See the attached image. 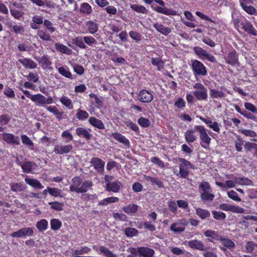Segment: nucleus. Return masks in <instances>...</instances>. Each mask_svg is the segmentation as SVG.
<instances>
[{
    "mask_svg": "<svg viewBox=\"0 0 257 257\" xmlns=\"http://www.w3.org/2000/svg\"><path fill=\"white\" fill-rule=\"evenodd\" d=\"M89 123L93 126L99 130L104 129V125L102 121L95 117L91 116L88 119Z\"/></svg>",
    "mask_w": 257,
    "mask_h": 257,
    "instance_id": "cd10ccee",
    "label": "nucleus"
},
{
    "mask_svg": "<svg viewBox=\"0 0 257 257\" xmlns=\"http://www.w3.org/2000/svg\"><path fill=\"white\" fill-rule=\"evenodd\" d=\"M37 36L44 41L51 40V36L46 30L39 29L37 31Z\"/></svg>",
    "mask_w": 257,
    "mask_h": 257,
    "instance_id": "79ce46f5",
    "label": "nucleus"
},
{
    "mask_svg": "<svg viewBox=\"0 0 257 257\" xmlns=\"http://www.w3.org/2000/svg\"><path fill=\"white\" fill-rule=\"evenodd\" d=\"M139 206L135 204H130L122 208L124 212L127 214H134L138 210Z\"/></svg>",
    "mask_w": 257,
    "mask_h": 257,
    "instance_id": "473e14b6",
    "label": "nucleus"
},
{
    "mask_svg": "<svg viewBox=\"0 0 257 257\" xmlns=\"http://www.w3.org/2000/svg\"><path fill=\"white\" fill-rule=\"evenodd\" d=\"M11 190L15 192H20L24 189V187L20 183H12L11 185Z\"/></svg>",
    "mask_w": 257,
    "mask_h": 257,
    "instance_id": "774afa93",
    "label": "nucleus"
},
{
    "mask_svg": "<svg viewBox=\"0 0 257 257\" xmlns=\"http://www.w3.org/2000/svg\"><path fill=\"white\" fill-rule=\"evenodd\" d=\"M138 230L134 228L127 227L124 230L125 234L128 237H132L136 235Z\"/></svg>",
    "mask_w": 257,
    "mask_h": 257,
    "instance_id": "338daca9",
    "label": "nucleus"
},
{
    "mask_svg": "<svg viewBox=\"0 0 257 257\" xmlns=\"http://www.w3.org/2000/svg\"><path fill=\"white\" fill-rule=\"evenodd\" d=\"M51 228L53 230L59 229L61 225V222L57 219H52L50 221Z\"/></svg>",
    "mask_w": 257,
    "mask_h": 257,
    "instance_id": "bf43d9fd",
    "label": "nucleus"
},
{
    "mask_svg": "<svg viewBox=\"0 0 257 257\" xmlns=\"http://www.w3.org/2000/svg\"><path fill=\"white\" fill-rule=\"evenodd\" d=\"M18 61L26 69H35L37 67V64L30 58H21Z\"/></svg>",
    "mask_w": 257,
    "mask_h": 257,
    "instance_id": "4be33fe9",
    "label": "nucleus"
},
{
    "mask_svg": "<svg viewBox=\"0 0 257 257\" xmlns=\"http://www.w3.org/2000/svg\"><path fill=\"white\" fill-rule=\"evenodd\" d=\"M219 241L220 245L219 248L225 253L226 256H228L229 252L227 250H233L235 246L234 242L232 240L223 236H221Z\"/></svg>",
    "mask_w": 257,
    "mask_h": 257,
    "instance_id": "39448f33",
    "label": "nucleus"
},
{
    "mask_svg": "<svg viewBox=\"0 0 257 257\" xmlns=\"http://www.w3.org/2000/svg\"><path fill=\"white\" fill-rule=\"evenodd\" d=\"M219 208L223 211H230L235 213L242 214L245 212V209L243 208L226 203L221 204L219 206Z\"/></svg>",
    "mask_w": 257,
    "mask_h": 257,
    "instance_id": "9d476101",
    "label": "nucleus"
},
{
    "mask_svg": "<svg viewBox=\"0 0 257 257\" xmlns=\"http://www.w3.org/2000/svg\"><path fill=\"white\" fill-rule=\"evenodd\" d=\"M91 251V248L85 246L78 247L76 249L74 250V253L75 255H82L83 254H87Z\"/></svg>",
    "mask_w": 257,
    "mask_h": 257,
    "instance_id": "603ef678",
    "label": "nucleus"
},
{
    "mask_svg": "<svg viewBox=\"0 0 257 257\" xmlns=\"http://www.w3.org/2000/svg\"><path fill=\"white\" fill-rule=\"evenodd\" d=\"M92 183L91 181L86 180L81 183L80 187L79 193H85L87 191L89 188L91 187Z\"/></svg>",
    "mask_w": 257,
    "mask_h": 257,
    "instance_id": "3c124183",
    "label": "nucleus"
},
{
    "mask_svg": "<svg viewBox=\"0 0 257 257\" xmlns=\"http://www.w3.org/2000/svg\"><path fill=\"white\" fill-rule=\"evenodd\" d=\"M46 108L49 112L54 114L57 118L60 119V118L61 117L62 113L59 111V110H58V109L56 108V106H46Z\"/></svg>",
    "mask_w": 257,
    "mask_h": 257,
    "instance_id": "13d9d810",
    "label": "nucleus"
},
{
    "mask_svg": "<svg viewBox=\"0 0 257 257\" xmlns=\"http://www.w3.org/2000/svg\"><path fill=\"white\" fill-rule=\"evenodd\" d=\"M59 73L63 76L68 78L69 79H72L73 76L70 71L69 68L66 66H63L59 67H56Z\"/></svg>",
    "mask_w": 257,
    "mask_h": 257,
    "instance_id": "c85d7f7f",
    "label": "nucleus"
},
{
    "mask_svg": "<svg viewBox=\"0 0 257 257\" xmlns=\"http://www.w3.org/2000/svg\"><path fill=\"white\" fill-rule=\"evenodd\" d=\"M138 251L140 256L142 257H152L155 253L153 249L147 247H139Z\"/></svg>",
    "mask_w": 257,
    "mask_h": 257,
    "instance_id": "a878e982",
    "label": "nucleus"
},
{
    "mask_svg": "<svg viewBox=\"0 0 257 257\" xmlns=\"http://www.w3.org/2000/svg\"><path fill=\"white\" fill-rule=\"evenodd\" d=\"M131 8L136 11L137 13H142V14H147V10L146 8L143 6L134 4L131 5Z\"/></svg>",
    "mask_w": 257,
    "mask_h": 257,
    "instance_id": "5fc2aeb1",
    "label": "nucleus"
},
{
    "mask_svg": "<svg viewBox=\"0 0 257 257\" xmlns=\"http://www.w3.org/2000/svg\"><path fill=\"white\" fill-rule=\"evenodd\" d=\"M122 186V184L120 181L116 180L111 183L106 184L105 189L108 192L118 193L120 191Z\"/></svg>",
    "mask_w": 257,
    "mask_h": 257,
    "instance_id": "dca6fc26",
    "label": "nucleus"
},
{
    "mask_svg": "<svg viewBox=\"0 0 257 257\" xmlns=\"http://www.w3.org/2000/svg\"><path fill=\"white\" fill-rule=\"evenodd\" d=\"M245 247L246 252L251 253L257 248V244L253 241H249L246 242Z\"/></svg>",
    "mask_w": 257,
    "mask_h": 257,
    "instance_id": "864d4df0",
    "label": "nucleus"
},
{
    "mask_svg": "<svg viewBox=\"0 0 257 257\" xmlns=\"http://www.w3.org/2000/svg\"><path fill=\"white\" fill-rule=\"evenodd\" d=\"M192 68L195 75L205 76L207 71L206 67L200 61L194 60L191 61Z\"/></svg>",
    "mask_w": 257,
    "mask_h": 257,
    "instance_id": "423d86ee",
    "label": "nucleus"
},
{
    "mask_svg": "<svg viewBox=\"0 0 257 257\" xmlns=\"http://www.w3.org/2000/svg\"><path fill=\"white\" fill-rule=\"evenodd\" d=\"M4 140L8 144L14 145H20V141L19 137L15 136L11 133H5L3 135Z\"/></svg>",
    "mask_w": 257,
    "mask_h": 257,
    "instance_id": "6ab92c4d",
    "label": "nucleus"
},
{
    "mask_svg": "<svg viewBox=\"0 0 257 257\" xmlns=\"http://www.w3.org/2000/svg\"><path fill=\"white\" fill-rule=\"evenodd\" d=\"M36 227L40 232L46 230L48 227V221L45 219L40 220L37 222Z\"/></svg>",
    "mask_w": 257,
    "mask_h": 257,
    "instance_id": "a19ab883",
    "label": "nucleus"
},
{
    "mask_svg": "<svg viewBox=\"0 0 257 257\" xmlns=\"http://www.w3.org/2000/svg\"><path fill=\"white\" fill-rule=\"evenodd\" d=\"M36 61L39 62L43 69H47L50 68L52 65L51 60L46 55H43L41 57L36 58Z\"/></svg>",
    "mask_w": 257,
    "mask_h": 257,
    "instance_id": "b1692460",
    "label": "nucleus"
},
{
    "mask_svg": "<svg viewBox=\"0 0 257 257\" xmlns=\"http://www.w3.org/2000/svg\"><path fill=\"white\" fill-rule=\"evenodd\" d=\"M152 64L157 67V69L159 71L162 70L164 68V62L159 58H152Z\"/></svg>",
    "mask_w": 257,
    "mask_h": 257,
    "instance_id": "de8ad7c7",
    "label": "nucleus"
},
{
    "mask_svg": "<svg viewBox=\"0 0 257 257\" xmlns=\"http://www.w3.org/2000/svg\"><path fill=\"white\" fill-rule=\"evenodd\" d=\"M33 233L34 231L32 228L24 227L11 233V236L13 237H24L26 236H31Z\"/></svg>",
    "mask_w": 257,
    "mask_h": 257,
    "instance_id": "f8f14e48",
    "label": "nucleus"
},
{
    "mask_svg": "<svg viewBox=\"0 0 257 257\" xmlns=\"http://www.w3.org/2000/svg\"><path fill=\"white\" fill-rule=\"evenodd\" d=\"M209 95L211 98L220 99L225 97V93L222 91L214 88L209 89Z\"/></svg>",
    "mask_w": 257,
    "mask_h": 257,
    "instance_id": "7c9ffc66",
    "label": "nucleus"
},
{
    "mask_svg": "<svg viewBox=\"0 0 257 257\" xmlns=\"http://www.w3.org/2000/svg\"><path fill=\"white\" fill-rule=\"evenodd\" d=\"M236 183L240 185L253 186L252 181L247 178L236 177Z\"/></svg>",
    "mask_w": 257,
    "mask_h": 257,
    "instance_id": "37998d69",
    "label": "nucleus"
},
{
    "mask_svg": "<svg viewBox=\"0 0 257 257\" xmlns=\"http://www.w3.org/2000/svg\"><path fill=\"white\" fill-rule=\"evenodd\" d=\"M21 137L22 143L24 145H26L29 147H34V144L33 142L26 135L23 134L21 136Z\"/></svg>",
    "mask_w": 257,
    "mask_h": 257,
    "instance_id": "052dcab7",
    "label": "nucleus"
},
{
    "mask_svg": "<svg viewBox=\"0 0 257 257\" xmlns=\"http://www.w3.org/2000/svg\"><path fill=\"white\" fill-rule=\"evenodd\" d=\"M244 149L246 152H251L252 150H254V155H257V144L249 142H246L244 145Z\"/></svg>",
    "mask_w": 257,
    "mask_h": 257,
    "instance_id": "8fccbe9b",
    "label": "nucleus"
},
{
    "mask_svg": "<svg viewBox=\"0 0 257 257\" xmlns=\"http://www.w3.org/2000/svg\"><path fill=\"white\" fill-rule=\"evenodd\" d=\"M25 181L26 183L29 184L30 186L32 187L37 188V189H42L44 188V186L41 184L40 182L36 179H30L28 178H26L25 179Z\"/></svg>",
    "mask_w": 257,
    "mask_h": 257,
    "instance_id": "c9c22d12",
    "label": "nucleus"
},
{
    "mask_svg": "<svg viewBox=\"0 0 257 257\" xmlns=\"http://www.w3.org/2000/svg\"><path fill=\"white\" fill-rule=\"evenodd\" d=\"M200 197L203 202L212 201L214 198L212 190L209 183L207 182H202L199 187Z\"/></svg>",
    "mask_w": 257,
    "mask_h": 257,
    "instance_id": "f03ea898",
    "label": "nucleus"
},
{
    "mask_svg": "<svg viewBox=\"0 0 257 257\" xmlns=\"http://www.w3.org/2000/svg\"><path fill=\"white\" fill-rule=\"evenodd\" d=\"M241 8L248 14L250 15H256V9L251 6L250 5H246L244 6Z\"/></svg>",
    "mask_w": 257,
    "mask_h": 257,
    "instance_id": "4d7b16f0",
    "label": "nucleus"
},
{
    "mask_svg": "<svg viewBox=\"0 0 257 257\" xmlns=\"http://www.w3.org/2000/svg\"><path fill=\"white\" fill-rule=\"evenodd\" d=\"M80 12L83 14L89 15L92 12L91 6L87 3H83L81 4L79 9Z\"/></svg>",
    "mask_w": 257,
    "mask_h": 257,
    "instance_id": "ea45409f",
    "label": "nucleus"
},
{
    "mask_svg": "<svg viewBox=\"0 0 257 257\" xmlns=\"http://www.w3.org/2000/svg\"><path fill=\"white\" fill-rule=\"evenodd\" d=\"M195 131L196 130H195L194 128V129L188 130L185 132L184 134L185 140L188 144L192 143L197 139V137L195 135Z\"/></svg>",
    "mask_w": 257,
    "mask_h": 257,
    "instance_id": "5701e85b",
    "label": "nucleus"
},
{
    "mask_svg": "<svg viewBox=\"0 0 257 257\" xmlns=\"http://www.w3.org/2000/svg\"><path fill=\"white\" fill-rule=\"evenodd\" d=\"M90 163L94 169L99 174H102L104 172L105 162L97 157H93L91 159Z\"/></svg>",
    "mask_w": 257,
    "mask_h": 257,
    "instance_id": "4468645a",
    "label": "nucleus"
},
{
    "mask_svg": "<svg viewBox=\"0 0 257 257\" xmlns=\"http://www.w3.org/2000/svg\"><path fill=\"white\" fill-rule=\"evenodd\" d=\"M72 149L73 147L71 145H63L59 144L55 146L54 152L57 155H62L69 153Z\"/></svg>",
    "mask_w": 257,
    "mask_h": 257,
    "instance_id": "2eb2a0df",
    "label": "nucleus"
},
{
    "mask_svg": "<svg viewBox=\"0 0 257 257\" xmlns=\"http://www.w3.org/2000/svg\"><path fill=\"white\" fill-rule=\"evenodd\" d=\"M22 170L24 172L31 173L33 170H35L37 167L35 163L32 162H26L21 165Z\"/></svg>",
    "mask_w": 257,
    "mask_h": 257,
    "instance_id": "2f4dec72",
    "label": "nucleus"
},
{
    "mask_svg": "<svg viewBox=\"0 0 257 257\" xmlns=\"http://www.w3.org/2000/svg\"><path fill=\"white\" fill-rule=\"evenodd\" d=\"M6 26L10 30L16 34H22L25 30L24 27L21 24H17L12 21L8 22Z\"/></svg>",
    "mask_w": 257,
    "mask_h": 257,
    "instance_id": "ddd939ff",
    "label": "nucleus"
},
{
    "mask_svg": "<svg viewBox=\"0 0 257 257\" xmlns=\"http://www.w3.org/2000/svg\"><path fill=\"white\" fill-rule=\"evenodd\" d=\"M112 137L119 143L123 144L124 146L128 147L130 144L129 140L124 136L118 133H114L111 135Z\"/></svg>",
    "mask_w": 257,
    "mask_h": 257,
    "instance_id": "bb28decb",
    "label": "nucleus"
},
{
    "mask_svg": "<svg viewBox=\"0 0 257 257\" xmlns=\"http://www.w3.org/2000/svg\"><path fill=\"white\" fill-rule=\"evenodd\" d=\"M100 251L106 257H117L116 254L109 250L104 246H101L99 248Z\"/></svg>",
    "mask_w": 257,
    "mask_h": 257,
    "instance_id": "6e6d98bb",
    "label": "nucleus"
},
{
    "mask_svg": "<svg viewBox=\"0 0 257 257\" xmlns=\"http://www.w3.org/2000/svg\"><path fill=\"white\" fill-rule=\"evenodd\" d=\"M43 17L41 15H35L32 18L30 26L32 29H39L42 24L44 23Z\"/></svg>",
    "mask_w": 257,
    "mask_h": 257,
    "instance_id": "412c9836",
    "label": "nucleus"
},
{
    "mask_svg": "<svg viewBox=\"0 0 257 257\" xmlns=\"http://www.w3.org/2000/svg\"><path fill=\"white\" fill-rule=\"evenodd\" d=\"M195 130L199 132L200 143L202 147L208 149L209 147L211 139L207 134V130L202 125H195Z\"/></svg>",
    "mask_w": 257,
    "mask_h": 257,
    "instance_id": "7ed1b4c3",
    "label": "nucleus"
},
{
    "mask_svg": "<svg viewBox=\"0 0 257 257\" xmlns=\"http://www.w3.org/2000/svg\"><path fill=\"white\" fill-rule=\"evenodd\" d=\"M204 234L208 237V241L211 242H213L214 240L219 241L222 236L218 232L209 229L204 231Z\"/></svg>",
    "mask_w": 257,
    "mask_h": 257,
    "instance_id": "a211bd4d",
    "label": "nucleus"
},
{
    "mask_svg": "<svg viewBox=\"0 0 257 257\" xmlns=\"http://www.w3.org/2000/svg\"><path fill=\"white\" fill-rule=\"evenodd\" d=\"M48 193L52 196L63 197L62 190L57 188L48 187Z\"/></svg>",
    "mask_w": 257,
    "mask_h": 257,
    "instance_id": "a18cd8bd",
    "label": "nucleus"
},
{
    "mask_svg": "<svg viewBox=\"0 0 257 257\" xmlns=\"http://www.w3.org/2000/svg\"><path fill=\"white\" fill-rule=\"evenodd\" d=\"M76 117L80 121H84L89 118L88 113L80 109L77 110Z\"/></svg>",
    "mask_w": 257,
    "mask_h": 257,
    "instance_id": "c03bdc74",
    "label": "nucleus"
},
{
    "mask_svg": "<svg viewBox=\"0 0 257 257\" xmlns=\"http://www.w3.org/2000/svg\"><path fill=\"white\" fill-rule=\"evenodd\" d=\"M196 214L201 219H205L210 216V212L204 209L201 208H196L195 209Z\"/></svg>",
    "mask_w": 257,
    "mask_h": 257,
    "instance_id": "4c0bfd02",
    "label": "nucleus"
},
{
    "mask_svg": "<svg viewBox=\"0 0 257 257\" xmlns=\"http://www.w3.org/2000/svg\"><path fill=\"white\" fill-rule=\"evenodd\" d=\"M194 96L199 101H206L208 98L207 88L201 83H196L193 86Z\"/></svg>",
    "mask_w": 257,
    "mask_h": 257,
    "instance_id": "20e7f679",
    "label": "nucleus"
},
{
    "mask_svg": "<svg viewBox=\"0 0 257 257\" xmlns=\"http://www.w3.org/2000/svg\"><path fill=\"white\" fill-rule=\"evenodd\" d=\"M60 101L69 109L73 108L72 100L67 96H63L60 99Z\"/></svg>",
    "mask_w": 257,
    "mask_h": 257,
    "instance_id": "49530a36",
    "label": "nucleus"
},
{
    "mask_svg": "<svg viewBox=\"0 0 257 257\" xmlns=\"http://www.w3.org/2000/svg\"><path fill=\"white\" fill-rule=\"evenodd\" d=\"M55 49L57 51L67 55H71L72 53L71 49L63 44L56 43H55Z\"/></svg>",
    "mask_w": 257,
    "mask_h": 257,
    "instance_id": "f704fd0d",
    "label": "nucleus"
},
{
    "mask_svg": "<svg viewBox=\"0 0 257 257\" xmlns=\"http://www.w3.org/2000/svg\"><path fill=\"white\" fill-rule=\"evenodd\" d=\"M82 181L81 178L78 177H75L72 179V183L70 186V191L71 192H76L79 193L80 187L81 186Z\"/></svg>",
    "mask_w": 257,
    "mask_h": 257,
    "instance_id": "393cba45",
    "label": "nucleus"
},
{
    "mask_svg": "<svg viewBox=\"0 0 257 257\" xmlns=\"http://www.w3.org/2000/svg\"><path fill=\"white\" fill-rule=\"evenodd\" d=\"M86 27L89 33L93 34L96 33L98 30V25L96 23L89 21L86 23Z\"/></svg>",
    "mask_w": 257,
    "mask_h": 257,
    "instance_id": "e433bc0d",
    "label": "nucleus"
},
{
    "mask_svg": "<svg viewBox=\"0 0 257 257\" xmlns=\"http://www.w3.org/2000/svg\"><path fill=\"white\" fill-rule=\"evenodd\" d=\"M195 53L199 56L202 59H206L211 62H216V60L214 56L204 50L200 47H195L194 48Z\"/></svg>",
    "mask_w": 257,
    "mask_h": 257,
    "instance_id": "1a4fd4ad",
    "label": "nucleus"
},
{
    "mask_svg": "<svg viewBox=\"0 0 257 257\" xmlns=\"http://www.w3.org/2000/svg\"><path fill=\"white\" fill-rule=\"evenodd\" d=\"M153 1L159 4L160 6H162L156 7L155 8H153V6H152L153 10L155 11L156 12L160 14H163L167 16L176 15V13L175 11L171 9H168L165 7V3L163 0H153Z\"/></svg>",
    "mask_w": 257,
    "mask_h": 257,
    "instance_id": "6e6552de",
    "label": "nucleus"
},
{
    "mask_svg": "<svg viewBox=\"0 0 257 257\" xmlns=\"http://www.w3.org/2000/svg\"><path fill=\"white\" fill-rule=\"evenodd\" d=\"M45 96L41 94L38 93L34 94L32 101L34 102L37 106H44Z\"/></svg>",
    "mask_w": 257,
    "mask_h": 257,
    "instance_id": "58836bf2",
    "label": "nucleus"
},
{
    "mask_svg": "<svg viewBox=\"0 0 257 257\" xmlns=\"http://www.w3.org/2000/svg\"><path fill=\"white\" fill-rule=\"evenodd\" d=\"M48 204L51 206L52 209L57 211L62 210L64 205L63 203L58 202H50Z\"/></svg>",
    "mask_w": 257,
    "mask_h": 257,
    "instance_id": "e2e57ef3",
    "label": "nucleus"
},
{
    "mask_svg": "<svg viewBox=\"0 0 257 257\" xmlns=\"http://www.w3.org/2000/svg\"><path fill=\"white\" fill-rule=\"evenodd\" d=\"M237 55L235 51H232L228 54L227 61L229 64L234 65L237 62Z\"/></svg>",
    "mask_w": 257,
    "mask_h": 257,
    "instance_id": "09e8293b",
    "label": "nucleus"
},
{
    "mask_svg": "<svg viewBox=\"0 0 257 257\" xmlns=\"http://www.w3.org/2000/svg\"><path fill=\"white\" fill-rule=\"evenodd\" d=\"M153 98V92L145 89L140 90L138 95V100L143 103H149Z\"/></svg>",
    "mask_w": 257,
    "mask_h": 257,
    "instance_id": "9b49d317",
    "label": "nucleus"
},
{
    "mask_svg": "<svg viewBox=\"0 0 257 257\" xmlns=\"http://www.w3.org/2000/svg\"><path fill=\"white\" fill-rule=\"evenodd\" d=\"M83 40L85 44H86L89 46H92L93 45L96 44L97 43L96 40L92 36H83Z\"/></svg>",
    "mask_w": 257,
    "mask_h": 257,
    "instance_id": "69168bd1",
    "label": "nucleus"
},
{
    "mask_svg": "<svg viewBox=\"0 0 257 257\" xmlns=\"http://www.w3.org/2000/svg\"><path fill=\"white\" fill-rule=\"evenodd\" d=\"M153 26L157 31L164 35L167 36L171 32L170 28L166 27L161 24L155 23L153 24Z\"/></svg>",
    "mask_w": 257,
    "mask_h": 257,
    "instance_id": "c756f323",
    "label": "nucleus"
},
{
    "mask_svg": "<svg viewBox=\"0 0 257 257\" xmlns=\"http://www.w3.org/2000/svg\"><path fill=\"white\" fill-rule=\"evenodd\" d=\"M76 135L80 137H83L86 140H89L91 137V134L85 128L78 127L76 130Z\"/></svg>",
    "mask_w": 257,
    "mask_h": 257,
    "instance_id": "72a5a7b5",
    "label": "nucleus"
},
{
    "mask_svg": "<svg viewBox=\"0 0 257 257\" xmlns=\"http://www.w3.org/2000/svg\"><path fill=\"white\" fill-rule=\"evenodd\" d=\"M227 194L230 199L233 200L234 201L240 202L241 200V198L238 196L237 193L233 190L228 191Z\"/></svg>",
    "mask_w": 257,
    "mask_h": 257,
    "instance_id": "0e129e2a",
    "label": "nucleus"
},
{
    "mask_svg": "<svg viewBox=\"0 0 257 257\" xmlns=\"http://www.w3.org/2000/svg\"><path fill=\"white\" fill-rule=\"evenodd\" d=\"M179 169L177 167H174L173 173L178 177L187 178L189 174L190 169H194V166L188 161L183 158H179Z\"/></svg>",
    "mask_w": 257,
    "mask_h": 257,
    "instance_id": "f257e3e1",
    "label": "nucleus"
},
{
    "mask_svg": "<svg viewBox=\"0 0 257 257\" xmlns=\"http://www.w3.org/2000/svg\"><path fill=\"white\" fill-rule=\"evenodd\" d=\"M241 25L242 29L247 34L252 36H257V31L249 21L246 20L244 22H241Z\"/></svg>",
    "mask_w": 257,
    "mask_h": 257,
    "instance_id": "f3484780",
    "label": "nucleus"
},
{
    "mask_svg": "<svg viewBox=\"0 0 257 257\" xmlns=\"http://www.w3.org/2000/svg\"><path fill=\"white\" fill-rule=\"evenodd\" d=\"M188 224V221L185 219H180L173 223L170 226V229L174 233H180L185 230L186 226Z\"/></svg>",
    "mask_w": 257,
    "mask_h": 257,
    "instance_id": "0eeeda50",
    "label": "nucleus"
},
{
    "mask_svg": "<svg viewBox=\"0 0 257 257\" xmlns=\"http://www.w3.org/2000/svg\"><path fill=\"white\" fill-rule=\"evenodd\" d=\"M43 25L47 30L51 33L56 31V28L53 26L52 23L48 20L44 21Z\"/></svg>",
    "mask_w": 257,
    "mask_h": 257,
    "instance_id": "680f3d73",
    "label": "nucleus"
},
{
    "mask_svg": "<svg viewBox=\"0 0 257 257\" xmlns=\"http://www.w3.org/2000/svg\"><path fill=\"white\" fill-rule=\"evenodd\" d=\"M187 245L192 248H195L200 251H205L206 248L204 243L199 240L194 239L187 242Z\"/></svg>",
    "mask_w": 257,
    "mask_h": 257,
    "instance_id": "aec40b11",
    "label": "nucleus"
}]
</instances>
